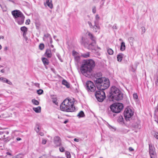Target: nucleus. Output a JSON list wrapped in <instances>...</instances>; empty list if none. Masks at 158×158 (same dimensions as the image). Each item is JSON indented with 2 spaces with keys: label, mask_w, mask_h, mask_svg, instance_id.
I'll return each instance as SVG.
<instances>
[{
  "label": "nucleus",
  "mask_w": 158,
  "mask_h": 158,
  "mask_svg": "<svg viewBox=\"0 0 158 158\" xmlns=\"http://www.w3.org/2000/svg\"><path fill=\"white\" fill-rule=\"evenodd\" d=\"M95 66V63L92 59L84 60L81 68V71L82 73L86 76L91 73L93 69Z\"/></svg>",
  "instance_id": "1"
},
{
  "label": "nucleus",
  "mask_w": 158,
  "mask_h": 158,
  "mask_svg": "<svg viewBox=\"0 0 158 158\" xmlns=\"http://www.w3.org/2000/svg\"><path fill=\"white\" fill-rule=\"evenodd\" d=\"M73 99L67 98L65 99L61 104L60 106V110L67 112H72L75 110L74 105Z\"/></svg>",
  "instance_id": "2"
},
{
  "label": "nucleus",
  "mask_w": 158,
  "mask_h": 158,
  "mask_svg": "<svg viewBox=\"0 0 158 158\" xmlns=\"http://www.w3.org/2000/svg\"><path fill=\"white\" fill-rule=\"evenodd\" d=\"M110 94L113 101H119L123 98V94L118 88L115 86L111 87Z\"/></svg>",
  "instance_id": "3"
},
{
  "label": "nucleus",
  "mask_w": 158,
  "mask_h": 158,
  "mask_svg": "<svg viewBox=\"0 0 158 158\" xmlns=\"http://www.w3.org/2000/svg\"><path fill=\"white\" fill-rule=\"evenodd\" d=\"M95 84L98 90L103 91L108 88L110 85L109 79L105 78L97 81V83Z\"/></svg>",
  "instance_id": "4"
},
{
  "label": "nucleus",
  "mask_w": 158,
  "mask_h": 158,
  "mask_svg": "<svg viewBox=\"0 0 158 158\" xmlns=\"http://www.w3.org/2000/svg\"><path fill=\"white\" fill-rule=\"evenodd\" d=\"M88 35L92 41V42L89 44L88 47V48L92 50L96 51L98 49H100V47L96 45V38L94 35L90 32H88Z\"/></svg>",
  "instance_id": "5"
},
{
  "label": "nucleus",
  "mask_w": 158,
  "mask_h": 158,
  "mask_svg": "<svg viewBox=\"0 0 158 158\" xmlns=\"http://www.w3.org/2000/svg\"><path fill=\"white\" fill-rule=\"evenodd\" d=\"M110 108L113 112L118 113L120 112L123 109V106L122 103H117L111 105Z\"/></svg>",
  "instance_id": "6"
},
{
  "label": "nucleus",
  "mask_w": 158,
  "mask_h": 158,
  "mask_svg": "<svg viewBox=\"0 0 158 158\" xmlns=\"http://www.w3.org/2000/svg\"><path fill=\"white\" fill-rule=\"evenodd\" d=\"M95 95L99 102H102L106 98L105 93L103 91H96L95 93Z\"/></svg>",
  "instance_id": "7"
},
{
  "label": "nucleus",
  "mask_w": 158,
  "mask_h": 158,
  "mask_svg": "<svg viewBox=\"0 0 158 158\" xmlns=\"http://www.w3.org/2000/svg\"><path fill=\"white\" fill-rule=\"evenodd\" d=\"M85 88L89 92H94L96 89V87L94 83L90 81H88L86 83Z\"/></svg>",
  "instance_id": "8"
},
{
  "label": "nucleus",
  "mask_w": 158,
  "mask_h": 158,
  "mask_svg": "<svg viewBox=\"0 0 158 158\" xmlns=\"http://www.w3.org/2000/svg\"><path fill=\"white\" fill-rule=\"evenodd\" d=\"M134 112L129 108H126L124 112V116L126 121L130 120L131 118L133 115Z\"/></svg>",
  "instance_id": "9"
},
{
  "label": "nucleus",
  "mask_w": 158,
  "mask_h": 158,
  "mask_svg": "<svg viewBox=\"0 0 158 158\" xmlns=\"http://www.w3.org/2000/svg\"><path fill=\"white\" fill-rule=\"evenodd\" d=\"M88 23L90 27L93 29V31L96 32L99 31L100 27L98 23H94V25H93L91 23L88 21Z\"/></svg>",
  "instance_id": "10"
},
{
  "label": "nucleus",
  "mask_w": 158,
  "mask_h": 158,
  "mask_svg": "<svg viewBox=\"0 0 158 158\" xmlns=\"http://www.w3.org/2000/svg\"><path fill=\"white\" fill-rule=\"evenodd\" d=\"M149 152L151 158H154L156 155L155 148L151 144H149Z\"/></svg>",
  "instance_id": "11"
},
{
  "label": "nucleus",
  "mask_w": 158,
  "mask_h": 158,
  "mask_svg": "<svg viewBox=\"0 0 158 158\" xmlns=\"http://www.w3.org/2000/svg\"><path fill=\"white\" fill-rule=\"evenodd\" d=\"M103 78H104L102 77V74L101 73H97L94 75V82L96 83H97V81H99V80H102Z\"/></svg>",
  "instance_id": "12"
},
{
  "label": "nucleus",
  "mask_w": 158,
  "mask_h": 158,
  "mask_svg": "<svg viewBox=\"0 0 158 158\" xmlns=\"http://www.w3.org/2000/svg\"><path fill=\"white\" fill-rule=\"evenodd\" d=\"M12 14L15 18L20 17L23 15V14L19 10H15L12 11Z\"/></svg>",
  "instance_id": "13"
},
{
  "label": "nucleus",
  "mask_w": 158,
  "mask_h": 158,
  "mask_svg": "<svg viewBox=\"0 0 158 158\" xmlns=\"http://www.w3.org/2000/svg\"><path fill=\"white\" fill-rule=\"evenodd\" d=\"M54 142L56 146H60L61 144L60 139V137L56 136L54 138Z\"/></svg>",
  "instance_id": "14"
},
{
  "label": "nucleus",
  "mask_w": 158,
  "mask_h": 158,
  "mask_svg": "<svg viewBox=\"0 0 158 158\" xmlns=\"http://www.w3.org/2000/svg\"><path fill=\"white\" fill-rule=\"evenodd\" d=\"M45 56L48 58H50L52 57V54L50 50L48 49L46 50Z\"/></svg>",
  "instance_id": "15"
},
{
  "label": "nucleus",
  "mask_w": 158,
  "mask_h": 158,
  "mask_svg": "<svg viewBox=\"0 0 158 158\" xmlns=\"http://www.w3.org/2000/svg\"><path fill=\"white\" fill-rule=\"evenodd\" d=\"M24 17L23 15L17 19V23L19 24H22L24 22Z\"/></svg>",
  "instance_id": "16"
},
{
  "label": "nucleus",
  "mask_w": 158,
  "mask_h": 158,
  "mask_svg": "<svg viewBox=\"0 0 158 158\" xmlns=\"http://www.w3.org/2000/svg\"><path fill=\"white\" fill-rule=\"evenodd\" d=\"M44 37L43 38V40L44 41L48 42L49 39L51 40L52 38L50 35L48 34H44Z\"/></svg>",
  "instance_id": "17"
},
{
  "label": "nucleus",
  "mask_w": 158,
  "mask_h": 158,
  "mask_svg": "<svg viewBox=\"0 0 158 158\" xmlns=\"http://www.w3.org/2000/svg\"><path fill=\"white\" fill-rule=\"evenodd\" d=\"M42 60L44 64L46 66V65H48V64L49 63V60L46 58H43L42 59Z\"/></svg>",
  "instance_id": "18"
},
{
  "label": "nucleus",
  "mask_w": 158,
  "mask_h": 158,
  "mask_svg": "<svg viewBox=\"0 0 158 158\" xmlns=\"http://www.w3.org/2000/svg\"><path fill=\"white\" fill-rule=\"evenodd\" d=\"M118 122L121 124H123L124 123L123 118L122 116H119L117 120Z\"/></svg>",
  "instance_id": "19"
},
{
  "label": "nucleus",
  "mask_w": 158,
  "mask_h": 158,
  "mask_svg": "<svg viewBox=\"0 0 158 158\" xmlns=\"http://www.w3.org/2000/svg\"><path fill=\"white\" fill-rule=\"evenodd\" d=\"M90 54L89 52H87L85 53H81V57L87 58L89 56Z\"/></svg>",
  "instance_id": "20"
},
{
  "label": "nucleus",
  "mask_w": 158,
  "mask_h": 158,
  "mask_svg": "<svg viewBox=\"0 0 158 158\" xmlns=\"http://www.w3.org/2000/svg\"><path fill=\"white\" fill-rule=\"evenodd\" d=\"M126 46L125 43L124 42H122L121 44L120 50L121 51H123L125 50Z\"/></svg>",
  "instance_id": "21"
},
{
  "label": "nucleus",
  "mask_w": 158,
  "mask_h": 158,
  "mask_svg": "<svg viewBox=\"0 0 158 158\" xmlns=\"http://www.w3.org/2000/svg\"><path fill=\"white\" fill-rule=\"evenodd\" d=\"M123 55L122 53H119L117 56V60L118 61H121Z\"/></svg>",
  "instance_id": "22"
},
{
  "label": "nucleus",
  "mask_w": 158,
  "mask_h": 158,
  "mask_svg": "<svg viewBox=\"0 0 158 158\" xmlns=\"http://www.w3.org/2000/svg\"><path fill=\"white\" fill-rule=\"evenodd\" d=\"M62 84L64 85H65L67 88H69L70 85L69 83L64 79H63L62 81Z\"/></svg>",
  "instance_id": "23"
},
{
  "label": "nucleus",
  "mask_w": 158,
  "mask_h": 158,
  "mask_svg": "<svg viewBox=\"0 0 158 158\" xmlns=\"http://www.w3.org/2000/svg\"><path fill=\"white\" fill-rule=\"evenodd\" d=\"M52 1L49 2V0H47L46 3L47 6L51 9L53 8V5L52 3Z\"/></svg>",
  "instance_id": "24"
},
{
  "label": "nucleus",
  "mask_w": 158,
  "mask_h": 158,
  "mask_svg": "<svg viewBox=\"0 0 158 158\" xmlns=\"http://www.w3.org/2000/svg\"><path fill=\"white\" fill-rule=\"evenodd\" d=\"M33 110L36 113H39L41 111V107L38 106L37 107H34L33 108Z\"/></svg>",
  "instance_id": "25"
},
{
  "label": "nucleus",
  "mask_w": 158,
  "mask_h": 158,
  "mask_svg": "<svg viewBox=\"0 0 158 158\" xmlns=\"http://www.w3.org/2000/svg\"><path fill=\"white\" fill-rule=\"evenodd\" d=\"M85 114L84 112L82 111H81L77 115V116L79 118L83 117H84Z\"/></svg>",
  "instance_id": "26"
},
{
  "label": "nucleus",
  "mask_w": 158,
  "mask_h": 158,
  "mask_svg": "<svg viewBox=\"0 0 158 158\" xmlns=\"http://www.w3.org/2000/svg\"><path fill=\"white\" fill-rule=\"evenodd\" d=\"M107 52L109 55H112L113 54L114 52L112 49L109 48H107Z\"/></svg>",
  "instance_id": "27"
},
{
  "label": "nucleus",
  "mask_w": 158,
  "mask_h": 158,
  "mask_svg": "<svg viewBox=\"0 0 158 158\" xmlns=\"http://www.w3.org/2000/svg\"><path fill=\"white\" fill-rule=\"evenodd\" d=\"M40 129V127L39 125L38 124L36 125L35 127V130L37 133H38Z\"/></svg>",
  "instance_id": "28"
},
{
  "label": "nucleus",
  "mask_w": 158,
  "mask_h": 158,
  "mask_svg": "<svg viewBox=\"0 0 158 158\" xmlns=\"http://www.w3.org/2000/svg\"><path fill=\"white\" fill-rule=\"evenodd\" d=\"M100 19V17L98 15H96L95 16V20L94 21V23H98Z\"/></svg>",
  "instance_id": "29"
},
{
  "label": "nucleus",
  "mask_w": 158,
  "mask_h": 158,
  "mask_svg": "<svg viewBox=\"0 0 158 158\" xmlns=\"http://www.w3.org/2000/svg\"><path fill=\"white\" fill-rule=\"evenodd\" d=\"M20 29L22 31L24 32V33H25V32H27V28L24 26L21 27Z\"/></svg>",
  "instance_id": "30"
},
{
  "label": "nucleus",
  "mask_w": 158,
  "mask_h": 158,
  "mask_svg": "<svg viewBox=\"0 0 158 158\" xmlns=\"http://www.w3.org/2000/svg\"><path fill=\"white\" fill-rule=\"evenodd\" d=\"M31 102L33 104L36 105H38L39 104V102L35 99H32Z\"/></svg>",
  "instance_id": "31"
},
{
  "label": "nucleus",
  "mask_w": 158,
  "mask_h": 158,
  "mask_svg": "<svg viewBox=\"0 0 158 158\" xmlns=\"http://www.w3.org/2000/svg\"><path fill=\"white\" fill-rule=\"evenodd\" d=\"M133 127L136 128L140 129V126L139 123H136L135 124L133 125Z\"/></svg>",
  "instance_id": "32"
},
{
  "label": "nucleus",
  "mask_w": 158,
  "mask_h": 158,
  "mask_svg": "<svg viewBox=\"0 0 158 158\" xmlns=\"http://www.w3.org/2000/svg\"><path fill=\"white\" fill-rule=\"evenodd\" d=\"M65 154L67 158H71V155L69 152L67 151L66 152Z\"/></svg>",
  "instance_id": "33"
},
{
  "label": "nucleus",
  "mask_w": 158,
  "mask_h": 158,
  "mask_svg": "<svg viewBox=\"0 0 158 158\" xmlns=\"http://www.w3.org/2000/svg\"><path fill=\"white\" fill-rule=\"evenodd\" d=\"M43 93V90L41 89L38 90L37 91V93L38 94L40 95L42 94Z\"/></svg>",
  "instance_id": "34"
},
{
  "label": "nucleus",
  "mask_w": 158,
  "mask_h": 158,
  "mask_svg": "<svg viewBox=\"0 0 158 158\" xmlns=\"http://www.w3.org/2000/svg\"><path fill=\"white\" fill-rule=\"evenodd\" d=\"M39 48L41 50H42L44 48V45L43 44H40L39 46Z\"/></svg>",
  "instance_id": "35"
},
{
  "label": "nucleus",
  "mask_w": 158,
  "mask_h": 158,
  "mask_svg": "<svg viewBox=\"0 0 158 158\" xmlns=\"http://www.w3.org/2000/svg\"><path fill=\"white\" fill-rule=\"evenodd\" d=\"M128 40L130 43H133L134 40V38L132 37H130L129 38Z\"/></svg>",
  "instance_id": "36"
},
{
  "label": "nucleus",
  "mask_w": 158,
  "mask_h": 158,
  "mask_svg": "<svg viewBox=\"0 0 158 158\" xmlns=\"http://www.w3.org/2000/svg\"><path fill=\"white\" fill-rule=\"evenodd\" d=\"M96 7L95 6H93L92 7V12L93 13L95 14L96 12Z\"/></svg>",
  "instance_id": "37"
},
{
  "label": "nucleus",
  "mask_w": 158,
  "mask_h": 158,
  "mask_svg": "<svg viewBox=\"0 0 158 158\" xmlns=\"http://www.w3.org/2000/svg\"><path fill=\"white\" fill-rule=\"evenodd\" d=\"M101 1L100 2V7H102L104 5V0H101Z\"/></svg>",
  "instance_id": "38"
},
{
  "label": "nucleus",
  "mask_w": 158,
  "mask_h": 158,
  "mask_svg": "<svg viewBox=\"0 0 158 158\" xmlns=\"http://www.w3.org/2000/svg\"><path fill=\"white\" fill-rule=\"evenodd\" d=\"M59 150L60 152H63L64 151V149L63 147H60L59 148Z\"/></svg>",
  "instance_id": "39"
},
{
  "label": "nucleus",
  "mask_w": 158,
  "mask_h": 158,
  "mask_svg": "<svg viewBox=\"0 0 158 158\" xmlns=\"http://www.w3.org/2000/svg\"><path fill=\"white\" fill-rule=\"evenodd\" d=\"M56 56H57V57H58V59H59V60H60V61L61 62L62 61L61 58V56H60V55L58 53H56Z\"/></svg>",
  "instance_id": "40"
},
{
  "label": "nucleus",
  "mask_w": 158,
  "mask_h": 158,
  "mask_svg": "<svg viewBox=\"0 0 158 158\" xmlns=\"http://www.w3.org/2000/svg\"><path fill=\"white\" fill-rule=\"evenodd\" d=\"M133 97L134 99H137L138 98L137 94L136 93L134 94H133Z\"/></svg>",
  "instance_id": "41"
},
{
  "label": "nucleus",
  "mask_w": 158,
  "mask_h": 158,
  "mask_svg": "<svg viewBox=\"0 0 158 158\" xmlns=\"http://www.w3.org/2000/svg\"><path fill=\"white\" fill-rule=\"evenodd\" d=\"M47 142V140L44 139H43L42 141V143L43 144H46Z\"/></svg>",
  "instance_id": "42"
},
{
  "label": "nucleus",
  "mask_w": 158,
  "mask_h": 158,
  "mask_svg": "<svg viewBox=\"0 0 158 158\" xmlns=\"http://www.w3.org/2000/svg\"><path fill=\"white\" fill-rule=\"evenodd\" d=\"M75 59L76 61H78L80 60V57L78 56H76L75 57Z\"/></svg>",
  "instance_id": "43"
},
{
  "label": "nucleus",
  "mask_w": 158,
  "mask_h": 158,
  "mask_svg": "<svg viewBox=\"0 0 158 158\" xmlns=\"http://www.w3.org/2000/svg\"><path fill=\"white\" fill-rule=\"evenodd\" d=\"M142 33V34L144 33L145 31V28L144 27H141Z\"/></svg>",
  "instance_id": "44"
},
{
  "label": "nucleus",
  "mask_w": 158,
  "mask_h": 158,
  "mask_svg": "<svg viewBox=\"0 0 158 158\" xmlns=\"http://www.w3.org/2000/svg\"><path fill=\"white\" fill-rule=\"evenodd\" d=\"M109 128L110 129H111L112 131H114L115 130V129L113 127H112L110 126V125H109Z\"/></svg>",
  "instance_id": "45"
},
{
  "label": "nucleus",
  "mask_w": 158,
  "mask_h": 158,
  "mask_svg": "<svg viewBox=\"0 0 158 158\" xmlns=\"http://www.w3.org/2000/svg\"><path fill=\"white\" fill-rule=\"evenodd\" d=\"M1 79H2V81L3 82L6 83L7 79L4 78H2Z\"/></svg>",
  "instance_id": "46"
},
{
  "label": "nucleus",
  "mask_w": 158,
  "mask_h": 158,
  "mask_svg": "<svg viewBox=\"0 0 158 158\" xmlns=\"http://www.w3.org/2000/svg\"><path fill=\"white\" fill-rule=\"evenodd\" d=\"M6 83H7L8 84L10 85H11L12 84V83H11V82L7 79V81H6Z\"/></svg>",
  "instance_id": "47"
},
{
  "label": "nucleus",
  "mask_w": 158,
  "mask_h": 158,
  "mask_svg": "<svg viewBox=\"0 0 158 158\" xmlns=\"http://www.w3.org/2000/svg\"><path fill=\"white\" fill-rule=\"evenodd\" d=\"M155 84L156 86H158V75L157 76V77L155 82Z\"/></svg>",
  "instance_id": "48"
},
{
  "label": "nucleus",
  "mask_w": 158,
  "mask_h": 158,
  "mask_svg": "<svg viewBox=\"0 0 158 158\" xmlns=\"http://www.w3.org/2000/svg\"><path fill=\"white\" fill-rule=\"evenodd\" d=\"M81 44L84 45L85 46V44L83 42V38L82 37L81 39Z\"/></svg>",
  "instance_id": "49"
},
{
  "label": "nucleus",
  "mask_w": 158,
  "mask_h": 158,
  "mask_svg": "<svg viewBox=\"0 0 158 158\" xmlns=\"http://www.w3.org/2000/svg\"><path fill=\"white\" fill-rule=\"evenodd\" d=\"M154 136L156 138L158 139V133H155L154 135Z\"/></svg>",
  "instance_id": "50"
},
{
  "label": "nucleus",
  "mask_w": 158,
  "mask_h": 158,
  "mask_svg": "<svg viewBox=\"0 0 158 158\" xmlns=\"http://www.w3.org/2000/svg\"><path fill=\"white\" fill-rule=\"evenodd\" d=\"M39 158H47V156L46 155H43Z\"/></svg>",
  "instance_id": "51"
},
{
  "label": "nucleus",
  "mask_w": 158,
  "mask_h": 158,
  "mask_svg": "<svg viewBox=\"0 0 158 158\" xmlns=\"http://www.w3.org/2000/svg\"><path fill=\"white\" fill-rule=\"evenodd\" d=\"M30 19H28L26 20V23L27 24H27H30Z\"/></svg>",
  "instance_id": "52"
},
{
  "label": "nucleus",
  "mask_w": 158,
  "mask_h": 158,
  "mask_svg": "<svg viewBox=\"0 0 158 158\" xmlns=\"http://www.w3.org/2000/svg\"><path fill=\"white\" fill-rule=\"evenodd\" d=\"M39 134L41 136H43L44 135V134L43 132H40L39 133Z\"/></svg>",
  "instance_id": "53"
},
{
  "label": "nucleus",
  "mask_w": 158,
  "mask_h": 158,
  "mask_svg": "<svg viewBox=\"0 0 158 158\" xmlns=\"http://www.w3.org/2000/svg\"><path fill=\"white\" fill-rule=\"evenodd\" d=\"M129 149L130 151H134V149L131 147L129 148Z\"/></svg>",
  "instance_id": "54"
},
{
  "label": "nucleus",
  "mask_w": 158,
  "mask_h": 158,
  "mask_svg": "<svg viewBox=\"0 0 158 158\" xmlns=\"http://www.w3.org/2000/svg\"><path fill=\"white\" fill-rule=\"evenodd\" d=\"M74 141H75V142H78L79 141V140L78 139H77L76 138H75L74 139Z\"/></svg>",
  "instance_id": "55"
},
{
  "label": "nucleus",
  "mask_w": 158,
  "mask_h": 158,
  "mask_svg": "<svg viewBox=\"0 0 158 158\" xmlns=\"http://www.w3.org/2000/svg\"><path fill=\"white\" fill-rule=\"evenodd\" d=\"M23 35L24 37L25 38V40H27V37L25 35L24 33L23 34Z\"/></svg>",
  "instance_id": "56"
},
{
  "label": "nucleus",
  "mask_w": 158,
  "mask_h": 158,
  "mask_svg": "<svg viewBox=\"0 0 158 158\" xmlns=\"http://www.w3.org/2000/svg\"><path fill=\"white\" fill-rule=\"evenodd\" d=\"M21 139L20 138H16V140H17V141H20V140H21Z\"/></svg>",
  "instance_id": "57"
},
{
  "label": "nucleus",
  "mask_w": 158,
  "mask_h": 158,
  "mask_svg": "<svg viewBox=\"0 0 158 158\" xmlns=\"http://www.w3.org/2000/svg\"><path fill=\"white\" fill-rule=\"evenodd\" d=\"M112 28H113V29H116L117 28H116V25H114L112 27Z\"/></svg>",
  "instance_id": "58"
},
{
  "label": "nucleus",
  "mask_w": 158,
  "mask_h": 158,
  "mask_svg": "<svg viewBox=\"0 0 158 158\" xmlns=\"http://www.w3.org/2000/svg\"><path fill=\"white\" fill-rule=\"evenodd\" d=\"M100 0H94V2L95 3H97Z\"/></svg>",
  "instance_id": "59"
},
{
  "label": "nucleus",
  "mask_w": 158,
  "mask_h": 158,
  "mask_svg": "<svg viewBox=\"0 0 158 158\" xmlns=\"http://www.w3.org/2000/svg\"><path fill=\"white\" fill-rule=\"evenodd\" d=\"M22 156L21 155V154H19V155H18L17 156V158H21V157H19V156Z\"/></svg>",
  "instance_id": "60"
},
{
  "label": "nucleus",
  "mask_w": 158,
  "mask_h": 158,
  "mask_svg": "<svg viewBox=\"0 0 158 158\" xmlns=\"http://www.w3.org/2000/svg\"><path fill=\"white\" fill-rule=\"evenodd\" d=\"M68 122V120H66L64 122V124Z\"/></svg>",
  "instance_id": "61"
},
{
  "label": "nucleus",
  "mask_w": 158,
  "mask_h": 158,
  "mask_svg": "<svg viewBox=\"0 0 158 158\" xmlns=\"http://www.w3.org/2000/svg\"><path fill=\"white\" fill-rule=\"evenodd\" d=\"M6 154L7 155H11V154L9 152H6Z\"/></svg>",
  "instance_id": "62"
},
{
  "label": "nucleus",
  "mask_w": 158,
  "mask_h": 158,
  "mask_svg": "<svg viewBox=\"0 0 158 158\" xmlns=\"http://www.w3.org/2000/svg\"><path fill=\"white\" fill-rule=\"evenodd\" d=\"M49 41H50V42L51 44H52V38H51V40L49 39Z\"/></svg>",
  "instance_id": "63"
},
{
  "label": "nucleus",
  "mask_w": 158,
  "mask_h": 158,
  "mask_svg": "<svg viewBox=\"0 0 158 158\" xmlns=\"http://www.w3.org/2000/svg\"><path fill=\"white\" fill-rule=\"evenodd\" d=\"M4 133L6 134H8L9 133V132L7 131H6L4 132Z\"/></svg>",
  "instance_id": "64"
}]
</instances>
